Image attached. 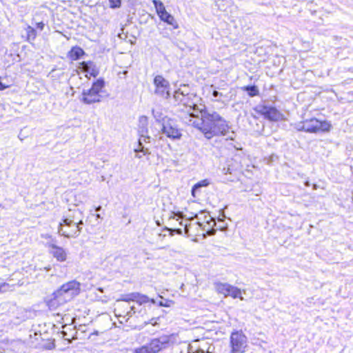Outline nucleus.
I'll use <instances>...</instances> for the list:
<instances>
[{
    "mask_svg": "<svg viewBox=\"0 0 353 353\" xmlns=\"http://www.w3.org/2000/svg\"><path fill=\"white\" fill-rule=\"evenodd\" d=\"M191 118V116L186 115L183 117V123L199 129L208 139L219 135H225L229 131L227 121L216 112H209L203 110L195 119Z\"/></svg>",
    "mask_w": 353,
    "mask_h": 353,
    "instance_id": "1",
    "label": "nucleus"
},
{
    "mask_svg": "<svg viewBox=\"0 0 353 353\" xmlns=\"http://www.w3.org/2000/svg\"><path fill=\"white\" fill-rule=\"evenodd\" d=\"M173 98L176 104L181 105L184 107L185 110L179 114V117L183 122V117L186 115L192 117L191 119H194L196 116H199L202 111L204 110L205 106L203 105H198L196 102L199 100V97L193 92H190V89L187 85H182L180 88L174 92Z\"/></svg>",
    "mask_w": 353,
    "mask_h": 353,
    "instance_id": "2",
    "label": "nucleus"
},
{
    "mask_svg": "<svg viewBox=\"0 0 353 353\" xmlns=\"http://www.w3.org/2000/svg\"><path fill=\"white\" fill-rule=\"evenodd\" d=\"M80 292V283L76 281H71L63 284L54 294V300L52 304H63L70 301L74 296L79 294Z\"/></svg>",
    "mask_w": 353,
    "mask_h": 353,
    "instance_id": "3",
    "label": "nucleus"
},
{
    "mask_svg": "<svg viewBox=\"0 0 353 353\" xmlns=\"http://www.w3.org/2000/svg\"><path fill=\"white\" fill-rule=\"evenodd\" d=\"M103 86L104 81L103 80H97L92 84L90 88L83 90L80 101L88 105L99 103L101 101L102 96L101 92Z\"/></svg>",
    "mask_w": 353,
    "mask_h": 353,
    "instance_id": "4",
    "label": "nucleus"
},
{
    "mask_svg": "<svg viewBox=\"0 0 353 353\" xmlns=\"http://www.w3.org/2000/svg\"><path fill=\"white\" fill-rule=\"evenodd\" d=\"M331 127L332 125L327 121H321L317 119L312 118L298 124L296 128L299 130H304L307 132L318 133L329 132Z\"/></svg>",
    "mask_w": 353,
    "mask_h": 353,
    "instance_id": "5",
    "label": "nucleus"
},
{
    "mask_svg": "<svg viewBox=\"0 0 353 353\" xmlns=\"http://www.w3.org/2000/svg\"><path fill=\"white\" fill-rule=\"evenodd\" d=\"M83 224L82 220L76 222L72 219L65 218L63 220V223H59L58 232L60 235L68 238L76 237L79 235L81 231L80 225Z\"/></svg>",
    "mask_w": 353,
    "mask_h": 353,
    "instance_id": "6",
    "label": "nucleus"
},
{
    "mask_svg": "<svg viewBox=\"0 0 353 353\" xmlns=\"http://www.w3.org/2000/svg\"><path fill=\"white\" fill-rule=\"evenodd\" d=\"M168 343V339L165 336L153 339L151 341L132 350V353H158Z\"/></svg>",
    "mask_w": 353,
    "mask_h": 353,
    "instance_id": "7",
    "label": "nucleus"
},
{
    "mask_svg": "<svg viewBox=\"0 0 353 353\" xmlns=\"http://www.w3.org/2000/svg\"><path fill=\"white\" fill-rule=\"evenodd\" d=\"M127 298L128 295L116 301L114 304V312L116 316L119 317L128 316L129 318L137 312L134 305L131 304L130 300H126Z\"/></svg>",
    "mask_w": 353,
    "mask_h": 353,
    "instance_id": "8",
    "label": "nucleus"
},
{
    "mask_svg": "<svg viewBox=\"0 0 353 353\" xmlns=\"http://www.w3.org/2000/svg\"><path fill=\"white\" fill-rule=\"evenodd\" d=\"M231 352L243 353L248 346L246 336L241 331L234 332L230 336Z\"/></svg>",
    "mask_w": 353,
    "mask_h": 353,
    "instance_id": "9",
    "label": "nucleus"
},
{
    "mask_svg": "<svg viewBox=\"0 0 353 353\" xmlns=\"http://www.w3.org/2000/svg\"><path fill=\"white\" fill-rule=\"evenodd\" d=\"M161 130L168 137L172 139H179L181 137V133L175 123L168 117L162 119Z\"/></svg>",
    "mask_w": 353,
    "mask_h": 353,
    "instance_id": "10",
    "label": "nucleus"
},
{
    "mask_svg": "<svg viewBox=\"0 0 353 353\" xmlns=\"http://www.w3.org/2000/svg\"><path fill=\"white\" fill-rule=\"evenodd\" d=\"M154 94L168 99L170 97V83L163 76L157 75L154 79Z\"/></svg>",
    "mask_w": 353,
    "mask_h": 353,
    "instance_id": "11",
    "label": "nucleus"
},
{
    "mask_svg": "<svg viewBox=\"0 0 353 353\" xmlns=\"http://www.w3.org/2000/svg\"><path fill=\"white\" fill-rule=\"evenodd\" d=\"M256 110L271 121H278L281 117L280 112L273 107L258 105Z\"/></svg>",
    "mask_w": 353,
    "mask_h": 353,
    "instance_id": "12",
    "label": "nucleus"
},
{
    "mask_svg": "<svg viewBox=\"0 0 353 353\" xmlns=\"http://www.w3.org/2000/svg\"><path fill=\"white\" fill-rule=\"evenodd\" d=\"M50 254L57 259V261L63 262L67 259V252L61 247L57 246L54 243H48Z\"/></svg>",
    "mask_w": 353,
    "mask_h": 353,
    "instance_id": "13",
    "label": "nucleus"
},
{
    "mask_svg": "<svg viewBox=\"0 0 353 353\" xmlns=\"http://www.w3.org/2000/svg\"><path fill=\"white\" fill-rule=\"evenodd\" d=\"M139 139L138 141V145L134 148V152H141L143 155H145L149 154V150L145 148L143 145L144 143H150V137L148 135V134L139 133Z\"/></svg>",
    "mask_w": 353,
    "mask_h": 353,
    "instance_id": "14",
    "label": "nucleus"
},
{
    "mask_svg": "<svg viewBox=\"0 0 353 353\" xmlns=\"http://www.w3.org/2000/svg\"><path fill=\"white\" fill-rule=\"evenodd\" d=\"M126 300H130L131 302H136L139 305L150 301V299L147 296L141 294L139 293H132L128 295ZM151 302L154 303V301L151 299Z\"/></svg>",
    "mask_w": 353,
    "mask_h": 353,
    "instance_id": "15",
    "label": "nucleus"
},
{
    "mask_svg": "<svg viewBox=\"0 0 353 353\" xmlns=\"http://www.w3.org/2000/svg\"><path fill=\"white\" fill-rule=\"evenodd\" d=\"M188 353H212L211 346H208V344L205 341H202L198 346L195 347L194 350V346L192 345Z\"/></svg>",
    "mask_w": 353,
    "mask_h": 353,
    "instance_id": "16",
    "label": "nucleus"
},
{
    "mask_svg": "<svg viewBox=\"0 0 353 353\" xmlns=\"http://www.w3.org/2000/svg\"><path fill=\"white\" fill-rule=\"evenodd\" d=\"M79 69L82 70L83 72L89 74L91 76L96 77L98 74L97 70L95 69L92 63L89 62H81L80 63V65L79 67ZM88 76V74H86Z\"/></svg>",
    "mask_w": 353,
    "mask_h": 353,
    "instance_id": "17",
    "label": "nucleus"
},
{
    "mask_svg": "<svg viewBox=\"0 0 353 353\" xmlns=\"http://www.w3.org/2000/svg\"><path fill=\"white\" fill-rule=\"evenodd\" d=\"M159 18L161 21L167 23L169 25L172 26L174 28L176 29L179 28V25L176 21L175 20L174 17L168 12L163 13V14H161V16H159Z\"/></svg>",
    "mask_w": 353,
    "mask_h": 353,
    "instance_id": "18",
    "label": "nucleus"
},
{
    "mask_svg": "<svg viewBox=\"0 0 353 353\" xmlns=\"http://www.w3.org/2000/svg\"><path fill=\"white\" fill-rule=\"evenodd\" d=\"M148 119L145 116H141L139 119V133L148 134Z\"/></svg>",
    "mask_w": 353,
    "mask_h": 353,
    "instance_id": "19",
    "label": "nucleus"
},
{
    "mask_svg": "<svg viewBox=\"0 0 353 353\" xmlns=\"http://www.w3.org/2000/svg\"><path fill=\"white\" fill-rule=\"evenodd\" d=\"M231 285L227 283H215V289L216 292L219 294H223L225 296H227L229 289Z\"/></svg>",
    "mask_w": 353,
    "mask_h": 353,
    "instance_id": "20",
    "label": "nucleus"
},
{
    "mask_svg": "<svg viewBox=\"0 0 353 353\" xmlns=\"http://www.w3.org/2000/svg\"><path fill=\"white\" fill-rule=\"evenodd\" d=\"M83 54V50L79 47H74L69 52V57L72 60L78 59Z\"/></svg>",
    "mask_w": 353,
    "mask_h": 353,
    "instance_id": "21",
    "label": "nucleus"
},
{
    "mask_svg": "<svg viewBox=\"0 0 353 353\" xmlns=\"http://www.w3.org/2000/svg\"><path fill=\"white\" fill-rule=\"evenodd\" d=\"M230 296L234 299L239 298L241 300H243V297L241 296V290L233 285L230 286L228 293L227 294V296Z\"/></svg>",
    "mask_w": 353,
    "mask_h": 353,
    "instance_id": "22",
    "label": "nucleus"
},
{
    "mask_svg": "<svg viewBox=\"0 0 353 353\" xmlns=\"http://www.w3.org/2000/svg\"><path fill=\"white\" fill-rule=\"evenodd\" d=\"M152 3L154 6L156 12L159 17L161 16V14H163V13L167 12L163 3L161 1L153 0Z\"/></svg>",
    "mask_w": 353,
    "mask_h": 353,
    "instance_id": "23",
    "label": "nucleus"
},
{
    "mask_svg": "<svg viewBox=\"0 0 353 353\" xmlns=\"http://www.w3.org/2000/svg\"><path fill=\"white\" fill-rule=\"evenodd\" d=\"M26 31L27 33V39L28 41H33L37 37L36 30L31 27L30 26H28L26 28Z\"/></svg>",
    "mask_w": 353,
    "mask_h": 353,
    "instance_id": "24",
    "label": "nucleus"
},
{
    "mask_svg": "<svg viewBox=\"0 0 353 353\" xmlns=\"http://www.w3.org/2000/svg\"><path fill=\"white\" fill-rule=\"evenodd\" d=\"M243 89L247 91L250 97H254L259 94V90L255 85L245 86Z\"/></svg>",
    "mask_w": 353,
    "mask_h": 353,
    "instance_id": "25",
    "label": "nucleus"
},
{
    "mask_svg": "<svg viewBox=\"0 0 353 353\" xmlns=\"http://www.w3.org/2000/svg\"><path fill=\"white\" fill-rule=\"evenodd\" d=\"M111 8H119L121 6V0H109Z\"/></svg>",
    "mask_w": 353,
    "mask_h": 353,
    "instance_id": "26",
    "label": "nucleus"
},
{
    "mask_svg": "<svg viewBox=\"0 0 353 353\" xmlns=\"http://www.w3.org/2000/svg\"><path fill=\"white\" fill-rule=\"evenodd\" d=\"M208 184H209V183L207 180H203V181H201L198 182L197 183H196L195 185H196V188H198L199 189H200L201 187L208 186Z\"/></svg>",
    "mask_w": 353,
    "mask_h": 353,
    "instance_id": "27",
    "label": "nucleus"
},
{
    "mask_svg": "<svg viewBox=\"0 0 353 353\" xmlns=\"http://www.w3.org/2000/svg\"><path fill=\"white\" fill-rule=\"evenodd\" d=\"M9 287V285L4 283L0 285V293L4 292L7 290V288Z\"/></svg>",
    "mask_w": 353,
    "mask_h": 353,
    "instance_id": "28",
    "label": "nucleus"
},
{
    "mask_svg": "<svg viewBox=\"0 0 353 353\" xmlns=\"http://www.w3.org/2000/svg\"><path fill=\"white\" fill-rule=\"evenodd\" d=\"M152 114H153V116L154 117V118L156 119L157 121H161V116L159 115L158 112H156L155 110H153L152 111Z\"/></svg>",
    "mask_w": 353,
    "mask_h": 353,
    "instance_id": "29",
    "label": "nucleus"
},
{
    "mask_svg": "<svg viewBox=\"0 0 353 353\" xmlns=\"http://www.w3.org/2000/svg\"><path fill=\"white\" fill-rule=\"evenodd\" d=\"M176 217H178V218L176 219V220H179V219H181V218H182V214H181V212L173 213V216H171L170 219H175Z\"/></svg>",
    "mask_w": 353,
    "mask_h": 353,
    "instance_id": "30",
    "label": "nucleus"
},
{
    "mask_svg": "<svg viewBox=\"0 0 353 353\" xmlns=\"http://www.w3.org/2000/svg\"><path fill=\"white\" fill-rule=\"evenodd\" d=\"M188 221H185V223L184 224H183V221H180V223H179V224H180L181 225H184L185 233L186 234H188V224H187V222H188Z\"/></svg>",
    "mask_w": 353,
    "mask_h": 353,
    "instance_id": "31",
    "label": "nucleus"
},
{
    "mask_svg": "<svg viewBox=\"0 0 353 353\" xmlns=\"http://www.w3.org/2000/svg\"><path fill=\"white\" fill-rule=\"evenodd\" d=\"M199 189L198 188H196V185H194L192 189V195L195 197L196 196V194L197 192V191L199 190Z\"/></svg>",
    "mask_w": 353,
    "mask_h": 353,
    "instance_id": "32",
    "label": "nucleus"
},
{
    "mask_svg": "<svg viewBox=\"0 0 353 353\" xmlns=\"http://www.w3.org/2000/svg\"><path fill=\"white\" fill-rule=\"evenodd\" d=\"M37 28L39 30H42L44 28V23L43 22H39L37 23Z\"/></svg>",
    "mask_w": 353,
    "mask_h": 353,
    "instance_id": "33",
    "label": "nucleus"
},
{
    "mask_svg": "<svg viewBox=\"0 0 353 353\" xmlns=\"http://www.w3.org/2000/svg\"><path fill=\"white\" fill-rule=\"evenodd\" d=\"M219 95H222V94L219 93L218 91L216 90H214L213 92H212V96L214 97H217Z\"/></svg>",
    "mask_w": 353,
    "mask_h": 353,
    "instance_id": "34",
    "label": "nucleus"
},
{
    "mask_svg": "<svg viewBox=\"0 0 353 353\" xmlns=\"http://www.w3.org/2000/svg\"><path fill=\"white\" fill-rule=\"evenodd\" d=\"M223 172L225 174H228V173H231L230 168H224L223 169Z\"/></svg>",
    "mask_w": 353,
    "mask_h": 353,
    "instance_id": "35",
    "label": "nucleus"
},
{
    "mask_svg": "<svg viewBox=\"0 0 353 353\" xmlns=\"http://www.w3.org/2000/svg\"><path fill=\"white\" fill-rule=\"evenodd\" d=\"M92 335H99V332L96 331L92 334H90L89 338H91Z\"/></svg>",
    "mask_w": 353,
    "mask_h": 353,
    "instance_id": "36",
    "label": "nucleus"
},
{
    "mask_svg": "<svg viewBox=\"0 0 353 353\" xmlns=\"http://www.w3.org/2000/svg\"><path fill=\"white\" fill-rule=\"evenodd\" d=\"M137 154H136V157L140 159L142 157V155H141V154H139L140 152H136Z\"/></svg>",
    "mask_w": 353,
    "mask_h": 353,
    "instance_id": "37",
    "label": "nucleus"
},
{
    "mask_svg": "<svg viewBox=\"0 0 353 353\" xmlns=\"http://www.w3.org/2000/svg\"><path fill=\"white\" fill-rule=\"evenodd\" d=\"M233 136H234V132H232V135H231V136H230V137H228V139H230V140H233V139H234V137H233Z\"/></svg>",
    "mask_w": 353,
    "mask_h": 353,
    "instance_id": "38",
    "label": "nucleus"
},
{
    "mask_svg": "<svg viewBox=\"0 0 353 353\" xmlns=\"http://www.w3.org/2000/svg\"><path fill=\"white\" fill-rule=\"evenodd\" d=\"M101 209V207L99 205L96 208L97 211H99Z\"/></svg>",
    "mask_w": 353,
    "mask_h": 353,
    "instance_id": "39",
    "label": "nucleus"
},
{
    "mask_svg": "<svg viewBox=\"0 0 353 353\" xmlns=\"http://www.w3.org/2000/svg\"><path fill=\"white\" fill-rule=\"evenodd\" d=\"M160 305L162 306H168V305L164 304V303L161 302Z\"/></svg>",
    "mask_w": 353,
    "mask_h": 353,
    "instance_id": "40",
    "label": "nucleus"
},
{
    "mask_svg": "<svg viewBox=\"0 0 353 353\" xmlns=\"http://www.w3.org/2000/svg\"><path fill=\"white\" fill-rule=\"evenodd\" d=\"M177 230H178V232H179V234H181V233H182L181 230L180 228L177 229Z\"/></svg>",
    "mask_w": 353,
    "mask_h": 353,
    "instance_id": "41",
    "label": "nucleus"
},
{
    "mask_svg": "<svg viewBox=\"0 0 353 353\" xmlns=\"http://www.w3.org/2000/svg\"><path fill=\"white\" fill-rule=\"evenodd\" d=\"M96 216H97V218H99H99H101V216H100V214H97L96 215Z\"/></svg>",
    "mask_w": 353,
    "mask_h": 353,
    "instance_id": "42",
    "label": "nucleus"
},
{
    "mask_svg": "<svg viewBox=\"0 0 353 353\" xmlns=\"http://www.w3.org/2000/svg\"><path fill=\"white\" fill-rule=\"evenodd\" d=\"M98 290H99V291H101V292H103L102 289H101V288H99Z\"/></svg>",
    "mask_w": 353,
    "mask_h": 353,
    "instance_id": "43",
    "label": "nucleus"
},
{
    "mask_svg": "<svg viewBox=\"0 0 353 353\" xmlns=\"http://www.w3.org/2000/svg\"><path fill=\"white\" fill-rule=\"evenodd\" d=\"M152 325H155L157 324V322H154V323H151Z\"/></svg>",
    "mask_w": 353,
    "mask_h": 353,
    "instance_id": "44",
    "label": "nucleus"
}]
</instances>
